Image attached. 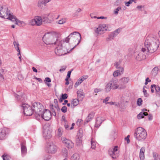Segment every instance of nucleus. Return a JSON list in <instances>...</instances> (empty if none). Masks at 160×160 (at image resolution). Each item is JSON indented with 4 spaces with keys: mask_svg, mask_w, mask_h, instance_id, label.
Here are the masks:
<instances>
[{
    "mask_svg": "<svg viewBox=\"0 0 160 160\" xmlns=\"http://www.w3.org/2000/svg\"><path fill=\"white\" fill-rule=\"evenodd\" d=\"M50 109L51 110L50 111L51 112L52 114L55 116H56V112H55V109L53 105H50Z\"/></svg>",
    "mask_w": 160,
    "mask_h": 160,
    "instance_id": "7c9ffc66",
    "label": "nucleus"
},
{
    "mask_svg": "<svg viewBox=\"0 0 160 160\" xmlns=\"http://www.w3.org/2000/svg\"><path fill=\"white\" fill-rule=\"evenodd\" d=\"M153 156L154 160H160V158L158 154L156 152L153 153Z\"/></svg>",
    "mask_w": 160,
    "mask_h": 160,
    "instance_id": "c9c22d12",
    "label": "nucleus"
},
{
    "mask_svg": "<svg viewBox=\"0 0 160 160\" xmlns=\"http://www.w3.org/2000/svg\"><path fill=\"white\" fill-rule=\"evenodd\" d=\"M77 94L78 98L80 100L82 101L84 97V94L82 92V90L81 89L78 90L77 92Z\"/></svg>",
    "mask_w": 160,
    "mask_h": 160,
    "instance_id": "b1692460",
    "label": "nucleus"
},
{
    "mask_svg": "<svg viewBox=\"0 0 160 160\" xmlns=\"http://www.w3.org/2000/svg\"><path fill=\"white\" fill-rule=\"evenodd\" d=\"M62 128H59L58 130V136L61 137L62 135Z\"/></svg>",
    "mask_w": 160,
    "mask_h": 160,
    "instance_id": "a18cd8bd",
    "label": "nucleus"
},
{
    "mask_svg": "<svg viewBox=\"0 0 160 160\" xmlns=\"http://www.w3.org/2000/svg\"><path fill=\"white\" fill-rule=\"evenodd\" d=\"M79 157L77 153L74 154L71 157V160H79Z\"/></svg>",
    "mask_w": 160,
    "mask_h": 160,
    "instance_id": "473e14b6",
    "label": "nucleus"
},
{
    "mask_svg": "<svg viewBox=\"0 0 160 160\" xmlns=\"http://www.w3.org/2000/svg\"><path fill=\"white\" fill-rule=\"evenodd\" d=\"M61 140L62 142L65 144L66 146V145L68 144V143L69 142L68 141H70L69 140L67 139L66 138L63 137L61 138Z\"/></svg>",
    "mask_w": 160,
    "mask_h": 160,
    "instance_id": "a19ab883",
    "label": "nucleus"
},
{
    "mask_svg": "<svg viewBox=\"0 0 160 160\" xmlns=\"http://www.w3.org/2000/svg\"><path fill=\"white\" fill-rule=\"evenodd\" d=\"M83 131L82 129H79L77 136V137L82 138L83 136Z\"/></svg>",
    "mask_w": 160,
    "mask_h": 160,
    "instance_id": "79ce46f5",
    "label": "nucleus"
},
{
    "mask_svg": "<svg viewBox=\"0 0 160 160\" xmlns=\"http://www.w3.org/2000/svg\"><path fill=\"white\" fill-rule=\"evenodd\" d=\"M142 100L141 98H138L137 101V104L139 106H140L142 104Z\"/></svg>",
    "mask_w": 160,
    "mask_h": 160,
    "instance_id": "09e8293b",
    "label": "nucleus"
},
{
    "mask_svg": "<svg viewBox=\"0 0 160 160\" xmlns=\"http://www.w3.org/2000/svg\"><path fill=\"white\" fill-rule=\"evenodd\" d=\"M159 42L156 38L152 36L146 37L144 42V46L148 51L152 53L157 49L159 47Z\"/></svg>",
    "mask_w": 160,
    "mask_h": 160,
    "instance_id": "f257e3e1",
    "label": "nucleus"
},
{
    "mask_svg": "<svg viewBox=\"0 0 160 160\" xmlns=\"http://www.w3.org/2000/svg\"><path fill=\"white\" fill-rule=\"evenodd\" d=\"M51 0H39L38 2V7L41 9H43L44 6H45L47 4L50 2Z\"/></svg>",
    "mask_w": 160,
    "mask_h": 160,
    "instance_id": "2eb2a0df",
    "label": "nucleus"
},
{
    "mask_svg": "<svg viewBox=\"0 0 160 160\" xmlns=\"http://www.w3.org/2000/svg\"><path fill=\"white\" fill-rule=\"evenodd\" d=\"M118 82V80L115 78H112L109 82L111 84L112 89H115L119 87V85L117 84Z\"/></svg>",
    "mask_w": 160,
    "mask_h": 160,
    "instance_id": "4468645a",
    "label": "nucleus"
},
{
    "mask_svg": "<svg viewBox=\"0 0 160 160\" xmlns=\"http://www.w3.org/2000/svg\"><path fill=\"white\" fill-rule=\"evenodd\" d=\"M29 24L32 26L36 25V21L35 19V18L33 19L29 20Z\"/></svg>",
    "mask_w": 160,
    "mask_h": 160,
    "instance_id": "4c0bfd02",
    "label": "nucleus"
},
{
    "mask_svg": "<svg viewBox=\"0 0 160 160\" xmlns=\"http://www.w3.org/2000/svg\"><path fill=\"white\" fill-rule=\"evenodd\" d=\"M21 151L22 157H24L27 153V148L24 142L21 143Z\"/></svg>",
    "mask_w": 160,
    "mask_h": 160,
    "instance_id": "aec40b11",
    "label": "nucleus"
},
{
    "mask_svg": "<svg viewBox=\"0 0 160 160\" xmlns=\"http://www.w3.org/2000/svg\"><path fill=\"white\" fill-rule=\"evenodd\" d=\"M42 22L44 23H48L50 22L49 19L45 16H42Z\"/></svg>",
    "mask_w": 160,
    "mask_h": 160,
    "instance_id": "f704fd0d",
    "label": "nucleus"
},
{
    "mask_svg": "<svg viewBox=\"0 0 160 160\" xmlns=\"http://www.w3.org/2000/svg\"><path fill=\"white\" fill-rule=\"evenodd\" d=\"M42 40L47 45H57L61 41L59 34L53 32L46 33L43 36Z\"/></svg>",
    "mask_w": 160,
    "mask_h": 160,
    "instance_id": "f03ea898",
    "label": "nucleus"
},
{
    "mask_svg": "<svg viewBox=\"0 0 160 160\" xmlns=\"http://www.w3.org/2000/svg\"><path fill=\"white\" fill-rule=\"evenodd\" d=\"M88 78L87 75L83 76L81 78L79 79L77 82L75 83L74 87L77 88L79 84H80L84 80L87 79Z\"/></svg>",
    "mask_w": 160,
    "mask_h": 160,
    "instance_id": "4be33fe9",
    "label": "nucleus"
},
{
    "mask_svg": "<svg viewBox=\"0 0 160 160\" xmlns=\"http://www.w3.org/2000/svg\"><path fill=\"white\" fill-rule=\"evenodd\" d=\"M91 148L92 149H94L96 147V142L92 140V139L91 141Z\"/></svg>",
    "mask_w": 160,
    "mask_h": 160,
    "instance_id": "c03bdc74",
    "label": "nucleus"
},
{
    "mask_svg": "<svg viewBox=\"0 0 160 160\" xmlns=\"http://www.w3.org/2000/svg\"><path fill=\"white\" fill-rule=\"evenodd\" d=\"M120 61H119L118 62H116L115 63V66L116 68H118L121 67L120 65Z\"/></svg>",
    "mask_w": 160,
    "mask_h": 160,
    "instance_id": "052dcab7",
    "label": "nucleus"
},
{
    "mask_svg": "<svg viewBox=\"0 0 160 160\" xmlns=\"http://www.w3.org/2000/svg\"><path fill=\"white\" fill-rule=\"evenodd\" d=\"M32 108L36 119H39L42 110L43 109V106L39 102H35L32 104Z\"/></svg>",
    "mask_w": 160,
    "mask_h": 160,
    "instance_id": "20e7f679",
    "label": "nucleus"
},
{
    "mask_svg": "<svg viewBox=\"0 0 160 160\" xmlns=\"http://www.w3.org/2000/svg\"><path fill=\"white\" fill-rule=\"evenodd\" d=\"M118 147L115 146L112 149H110L108 151L109 154L113 159L116 158L118 156L117 153Z\"/></svg>",
    "mask_w": 160,
    "mask_h": 160,
    "instance_id": "9d476101",
    "label": "nucleus"
},
{
    "mask_svg": "<svg viewBox=\"0 0 160 160\" xmlns=\"http://www.w3.org/2000/svg\"><path fill=\"white\" fill-rule=\"evenodd\" d=\"M158 67H154L151 72L152 74L154 76H156L158 74Z\"/></svg>",
    "mask_w": 160,
    "mask_h": 160,
    "instance_id": "c756f323",
    "label": "nucleus"
},
{
    "mask_svg": "<svg viewBox=\"0 0 160 160\" xmlns=\"http://www.w3.org/2000/svg\"><path fill=\"white\" fill-rule=\"evenodd\" d=\"M69 42H65V40H62V43L64 47V48L65 50H66V53L70 52L75 47H73L72 48H71L70 47L69 43H68Z\"/></svg>",
    "mask_w": 160,
    "mask_h": 160,
    "instance_id": "ddd939ff",
    "label": "nucleus"
},
{
    "mask_svg": "<svg viewBox=\"0 0 160 160\" xmlns=\"http://www.w3.org/2000/svg\"><path fill=\"white\" fill-rule=\"evenodd\" d=\"M66 22V20L65 19H62L58 21V23L61 24L64 23Z\"/></svg>",
    "mask_w": 160,
    "mask_h": 160,
    "instance_id": "bf43d9fd",
    "label": "nucleus"
},
{
    "mask_svg": "<svg viewBox=\"0 0 160 160\" xmlns=\"http://www.w3.org/2000/svg\"><path fill=\"white\" fill-rule=\"evenodd\" d=\"M82 10L81 8H78L76 11L75 13L73 14V17H75L76 16H78V15L77 14V12H79L81 11Z\"/></svg>",
    "mask_w": 160,
    "mask_h": 160,
    "instance_id": "5fc2aeb1",
    "label": "nucleus"
},
{
    "mask_svg": "<svg viewBox=\"0 0 160 160\" xmlns=\"http://www.w3.org/2000/svg\"><path fill=\"white\" fill-rule=\"evenodd\" d=\"M145 148L142 147L140 150L139 153V157L141 160H143L144 159V152H145Z\"/></svg>",
    "mask_w": 160,
    "mask_h": 160,
    "instance_id": "393cba45",
    "label": "nucleus"
},
{
    "mask_svg": "<svg viewBox=\"0 0 160 160\" xmlns=\"http://www.w3.org/2000/svg\"><path fill=\"white\" fill-rule=\"evenodd\" d=\"M118 68V69L117 70V71L118 72L119 74L120 75L121 74V73H122L123 72V68L121 66Z\"/></svg>",
    "mask_w": 160,
    "mask_h": 160,
    "instance_id": "3c124183",
    "label": "nucleus"
},
{
    "mask_svg": "<svg viewBox=\"0 0 160 160\" xmlns=\"http://www.w3.org/2000/svg\"><path fill=\"white\" fill-rule=\"evenodd\" d=\"M6 16H8V17L6 18L9 19L12 22H16V21L17 20V18L14 15H12V13H10V11L7 10L6 12Z\"/></svg>",
    "mask_w": 160,
    "mask_h": 160,
    "instance_id": "a211bd4d",
    "label": "nucleus"
},
{
    "mask_svg": "<svg viewBox=\"0 0 160 160\" xmlns=\"http://www.w3.org/2000/svg\"><path fill=\"white\" fill-rule=\"evenodd\" d=\"M156 87V85L155 84H152L151 86V92L152 93H153L154 92V89L155 88L156 89V88H157Z\"/></svg>",
    "mask_w": 160,
    "mask_h": 160,
    "instance_id": "864d4df0",
    "label": "nucleus"
},
{
    "mask_svg": "<svg viewBox=\"0 0 160 160\" xmlns=\"http://www.w3.org/2000/svg\"><path fill=\"white\" fill-rule=\"evenodd\" d=\"M55 109H56L58 112H60V109L58 105L54 106Z\"/></svg>",
    "mask_w": 160,
    "mask_h": 160,
    "instance_id": "69168bd1",
    "label": "nucleus"
},
{
    "mask_svg": "<svg viewBox=\"0 0 160 160\" xmlns=\"http://www.w3.org/2000/svg\"><path fill=\"white\" fill-rule=\"evenodd\" d=\"M36 21V25L37 26H40L42 23V18L39 16H36L35 17Z\"/></svg>",
    "mask_w": 160,
    "mask_h": 160,
    "instance_id": "a878e982",
    "label": "nucleus"
},
{
    "mask_svg": "<svg viewBox=\"0 0 160 160\" xmlns=\"http://www.w3.org/2000/svg\"><path fill=\"white\" fill-rule=\"evenodd\" d=\"M67 108L66 106H63L61 109V110L62 112L65 113L67 111Z\"/></svg>",
    "mask_w": 160,
    "mask_h": 160,
    "instance_id": "13d9d810",
    "label": "nucleus"
},
{
    "mask_svg": "<svg viewBox=\"0 0 160 160\" xmlns=\"http://www.w3.org/2000/svg\"><path fill=\"white\" fill-rule=\"evenodd\" d=\"M147 136V132L143 128L138 127L136 129L134 132V136L138 141L144 140Z\"/></svg>",
    "mask_w": 160,
    "mask_h": 160,
    "instance_id": "39448f33",
    "label": "nucleus"
},
{
    "mask_svg": "<svg viewBox=\"0 0 160 160\" xmlns=\"http://www.w3.org/2000/svg\"><path fill=\"white\" fill-rule=\"evenodd\" d=\"M106 119L102 118H98L96 120L95 127L97 128H98L101 125L102 122L105 121Z\"/></svg>",
    "mask_w": 160,
    "mask_h": 160,
    "instance_id": "5701e85b",
    "label": "nucleus"
},
{
    "mask_svg": "<svg viewBox=\"0 0 160 160\" xmlns=\"http://www.w3.org/2000/svg\"><path fill=\"white\" fill-rule=\"evenodd\" d=\"M8 129L4 128L0 129V140H3L5 138L7 134L8 133Z\"/></svg>",
    "mask_w": 160,
    "mask_h": 160,
    "instance_id": "dca6fc26",
    "label": "nucleus"
},
{
    "mask_svg": "<svg viewBox=\"0 0 160 160\" xmlns=\"http://www.w3.org/2000/svg\"><path fill=\"white\" fill-rule=\"evenodd\" d=\"M145 88H146V87L144 86L143 88V92L144 94V96L146 97H147L149 96V94L147 92V91L144 89Z\"/></svg>",
    "mask_w": 160,
    "mask_h": 160,
    "instance_id": "49530a36",
    "label": "nucleus"
},
{
    "mask_svg": "<svg viewBox=\"0 0 160 160\" xmlns=\"http://www.w3.org/2000/svg\"><path fill=\"white\" fill-rule=\"evenodd\" d=\"M2 157L3 158V160H7L9 159V156L7 155H5V154L2 155Z\"/></svg>",
    "mask_w": 160,
    "mask_h": 160,
    "instance_id": "6e6d98bb",
    "label": "nucleus"
},
{
    "mask_svg": "<svg viewBox=\"0 0 160 160\" xmlns=\"http://www.w3.org/2000/svg\"><path fill=\"white\" fill-rule=\"evenodd\" d=\"M107 30V27L105 24H101L95 30L96 33L99 34H102Z\"/></svg>",
    "mask_w": 160,
    "mask_h": 160,
    "instance_id": "9b49d317",
    "label": "nucleus"
},
{
    "mask_svg": "<svg viewBox=\"0 0 160 160\" xmlns=\"http://www.w3.org/2000/svg\"><path fill=\"white\" fill-rule=\"evenodd\" d=\"M121 30V29L119 28L115 30L113 32L111 33L109 35L108 37L107 38V41H109L114 39V37L120 33Z\"/></svg>",
    "mask_w": 160,
    "mask_h": 160,
    "instance_id": "f8f14e48",
    "label": "nucleus"
},
{
    "mask_svg": "<svg viewBox=\"0 0 160 160\" xmlns=\"http://www.w3.org/2000/svg\"><path fill=\"white\" fill-rule=\"evenodd\" d=\"M3 8L2 7H0V17L1 18H6L7 17L5 16V14H6V12L4 13L2 11Z\"/></svg>",
    "mask_w": 160,
    "mask_h": 160,
    "instance_id": "2f4dec72",
    "label": "nucleus"
},
{
    "mask_svg": "<svg viewBox=\"0 0 160 160\" xmlns=\"http://www.w3.org/2000/svg\"><path fill=\"white\" fill-rule=\"evenodd\" d=\"M113 75L114 77H115L118 76L119 75H120V74H119L118 72H117L116 70L113 72Z\"/></svg>",
    "mask_w": 160,
    "mask_h": 160,
    "instance_id": "774afa93",
    "label": "nucleus"
},
{
    "mask_svg": "<svg viewBox=\"0 0 160 160\" xmlns=\"http://www.w3.org/2000/svg\"><path fill=\"white\" fill-rule=\"evenodd\" d=\"M121 8L120 7H118L115 10L114 13L115 14L117 15L118 13V11L121 9Z\"/></svg>",
    "mask_w": 160,
    "mask_h": 160,
    "instance_id": "4d7b16f0",
    "label": "nucleus"
},
{
    "mask_svg": "<svg viewBox=\"0 0 160 160\" xmlns=\"http://www.w3.org/2000/svg\"><path fill=\"white\" fill-rule=\"evenodd\" d=\"M68 141L69 142L68 143V144L66 145V147H67L68 148H72L74 146L73 143L70 140Z\"/></svg>",
    "mask_w": 160,
    "mask_h": 160,
    "instance_id": "37998d69",
    "label": "nucleus"
},
{
    "mask_svg": "<svg viewBox=\"0 0 160 160\" xmlns=\"http://www.w3.org/2000/svg\"><path fill=\"white\" fill-rule=\"evenodd\" d=\"M57 47L55 50V53L58 56H62L65 55L66 53V50H65L62 40H61L57 45Z\"/></svg>",
    "mask_w": 160,
    "mask_h": 160,
    "instance_id": "423d86ee",
    "label": "nucleus"
},
{
    "mask_svg": "<svg viewBox=\"0 0 160 160\" xmlns=\"http://www.w3.org/2000/svg\"><path fill=\"white\" fill-rule=\"evenodd\" d=\"M24 113L27 116H30L34 114L32 107L27 104L23 103L21 106Z\"/></svg>",
    "mask_w": 160,
    "mask_h": 160,
    "instance_id": "0eeeda50",
    "label": "nucleus"
},
{
    "mask_svg": "<svg viewBox=\"0 0 160 160\" xmlns=\"http://www.w3.org/2000/svg\"><path fill=\"white\" fill-rule=\"evenodd\" d=\"M64 125L66 129L67 130L70 129V128H69V126L67 124V122L64 123Z\"/></svg>",
    "mask_w": 160,
    "mask_h": 160,
    "instance_id": "0e129e2a",
    "label": "nucleus"
},
{
    "mask_svg": "<svg viewBox=\"0 0 160 160\" xmlns=\"http://www.w3.org/2000/svg\"><path fill=\"white\" fill-rule=\"evenodd\" d=\"M111 89H112V88L109 82L107 84L106 87L105 89L106 91L108 92L110 91Z\"/></svg>",
    "mask_w": 160,
    "mask_h": 160,
    "instance_id": "ea45409f",
    "label": "nucleus"
},
{
    "mask_svg": "<svg viewBox=\"0 0 160 160\" xmlns=\"http://www.w3.org/2000/svg\"><path fill=\"white\" fill-rule=\"evenodd\" d=\"M68 96L66 93L62 94L61 95V97L62 99L65 100L68 98Z\"/></svg>",
    "mask_w": 160,
    "mask_h": 160,
    "instance_id": "e2e57ef3",
    "label": "nucleus"
},
{
    "mask_svg": "<svg viewBox=\"0 0 160 160\" xmlns=\"http://www.w3.org/2000/svg\"><path fill=\"white\" fill-rule=\"evenodd\" d=\"M13 45L16 50L18 52V53L17 54L18 56H19V55L20 56L21 54L20 50L19 49V45L18 43V42H17L16 41H14L13 42Z\"/></svg>",
    "mask_w": 160,
    "mask_h": 160,
    "instance_id": "cd10ccee",
    "label": "nucleus"
},
{
    "mask_svg": "<svg viewBox=\"0 0 160 160\" xmlns=\"http://www.w3.org/2000/svg\"><path fill=\"white\" fill-rule=\"evenodd\" d=\"M43 110V112H41V117L46 121L49 120L52 117L51 112L50 110L47 109H44Z\"/></svg>",
    "mask_w": 160,
    "mask_h": 160,
    "instance_id": "1a4fd4ad",
    "label": "nucleus"
},
{
    "mask_svg": "<svg viewBox=\"0 0 160 160\" xmlns=\"http://www.w3.org/2000/svg\"><path fill=\"white\" fill-rule=\"evenodd\" d=\"M148 110L145 108L142 109V112H140L138 115L137 117L138 119H141L144 117V116H147L148 115V113L145 111H147Z\"/></svg>",
    "mask_w": 160,
    "mask_h": 160,
    "instance_id": "6ab92c4d",
    "label": "nucleus"
},
{
    "mask_svg": "<svg viewBox=\"0 0 160 160\" xmlns=\"http://www.w3.org/2000/svg\"><path fill=\"white\" fill-rule=\"evenodd\" d=\"M129 80V78L128 77L122 78L119 81V84L122 85V86H120L119 88L121 89L125 88L124 85L128 83Z\"/></svg>",
    "mask_w": 160,
    "mask_h": 160,
    "instance_id": "f3484780",
    "label": "nucleus"
},
{
    "mask_svg": "<svg viewBox=\"0 0 160 160\" xmlns=\"http://www.w3.org/2000/svg\"><path fill=\"white\" fill-rule=\"evenodd\" d=\"M23 93H20L18 92V94H16L15 95V97L17 98V100L22 102H23L24 101V99L23 97Z\"/></svg>",
    "mask_w": 160,
    "mask_h": 160,
    "instance_id": "412c9836",
    "label": "nucleus"
},
{
    "mask_svg": "<svg viewBox=\"0 0 160 160\" xmlns=\"http://www.w3.org/2000/svg\"><path fill=\"white\" fill-rule=\"evenodd\" d=\"M129 137H130L129 135H128L125 138V140L127 141V143H128L130 142V140L129 139Z\"/></svg>",
    "mask_w": 160,
    "mask_h": 160,
    "instance_id": "338daca9",
    "label": "nucleus"
},
{
    "mask_svg": "<svg viewBox=\"0 0 160 160\" xmlns=\"http://www.w3.org/2000/svg\"><path fill=\"white\" fill-rule=\"evenodd\" d=\"M44 136L46 137L47 139L51 137V132L48 129L45 130L43 132Z\"/></svg>",
    "mask_w": 160,
    "mask_h": 160,
    "instance_id": "bb28decb",
    "label": "nucleus"
},
{
    "mask_svg": "<svg viewBox=\"0 0 160 160\" xmlns=\"http://www.w3.org/2000/svg\"><path fill=\"white\" fill-rule=\"evenodd\" d=\"M57 146L51 142H49L47 144L46 146V151L50 154H54L57 151Z\"/></svg>",
    "mask_w": 160,
    "mask_h": 160,
    "instance_id": "6e6552de",
    "label": "nucleus"
},
{
    "mask_svg": "<svg viewBox=\"0 0 160 160\" xmlns=\"http://www.w3.org/2000/svg\"><path fill=\"white\" fill-rule=\"evenodd\" d=\"M81 36L80 34L78 32H74L71 33L68 37L65 39V42H69L70 40V42H76L77 44H75L74 47L78 45L81 41Z\"/></svg>",
    "mask_w": 160,
    "mask_h": 160,
    "instance_id": "7ed1b4c3",
    "label": "nucleus"
},
{
    "mask_svg": "<svg viewBox=\"0 0 160 160\" xmlns=\"http://www.w3.org/2000/svg\"><path fill=\"white\" fill-rule=\"evenodd\" d=\"M156 91L157 95L160 97V88L158 87L157 88H156Z\"/></svg>",
    "mask_w": 160,
    "mask_h": 160,
    "instance_id": "8fccbe9b",
    "label": "nucleus"
},
{
    "mask_svg": "<svg viewBox=\"0 0 160 160\" xmlns=\"http://www.w3.org/2000/svg\"><path fill=\"white\" fill-rule=\"evenodd\" d=\"M79 103V100L78 99H73L72 101V104H73V108L77 106Z\"/></svg>",
    "mask_w": 160,
    "mask_h": 160,
    "instance_id": "72a5a7b5",
    "label": "nucleus"
},
{
    "mask_svg": "<svg viewBox=\"0 0 160 160\" xmlns=\"http://www.w3.org/2000/svg\"><path fill=\"white\" fill-rule=\"evenodd\" d=\"M94 113L91 112L88 116L85 119L86 122H88L91 120L94 116Z\"/></svg>",
    "mask_w": 160,
    "mask_h": 160,
    "instance_id": "c85d7f7f",
    "label": "nucleus"
},
{
    "mask_svg": "<svg viewBox=\"0 0 160 160\" xmlns=\"http://www.w3.org/2000/svg\"><path fill=\"white\" fill-rule=\"evenodd\" d=\"M67 68L66 66H63L61 67V68L60 69L59 71L60 72H62L64 71Z\"/></svg>",
    "mask_w": 160,
    "mask_h": 160,
    "instance_id": "680f3d73",
    "label": "nucleus"
},
{
    "mask_svg": "<svg viewBox=\"0 0 160 160\" xmlns=\"http://www.w3.org/2000/svg\"><path fill=\"white\" fill-rule=\"evenodd\" d=\"M82 138L76 137V142L78 145H80L82 143Z\"/></svg>",
    "mask_w": 160,
    "mask_h": 160,
    "instance_id": "58836bf2",
    "label": "nucleus"
},
{
    "mask_svg": "<svg viewBox=\"0 0 160 160\" xmlns=\"http://www.w3.org/2000/svg\"><path fill=\"white\" fill-rule=\"evenodd\" d=\"M137 0H129L128 2H124L125 5L127 7H129L130 6V4H132L133 2L136 3V2Z\"/></svg>",
    "mask_w": 160,
    "mask_h": 160,
    "instance_id": "e433bc0d",
    "label": "nucleus"
},
{
    "mask_svg": "<svg viewBox=\"0 0 160 160\" xmlns=\"http://www.w3.org/2000/svg\"><path fill=\"white\" fill-rule=\"evenodd\" d=\"M23 23V22L21 21L17 18V20L16 21V22H15V24L16 25H19L20 26Z\"/></svg>",
    "mask_w": 160,
    "mask_h": 160,
    "instance_id": "603ef678",
    "label": "nucleus"
},
{
    "mask_svg": "<svg viewBox=\"0 0 160 160\" xmlns=\"http://www.w3.org/2000/svg\"><path fill=\"white\" fill-rule=\"evenodd\" d=\"M62 153L63 155L65 157H67L68 156V150L65 148H64L62 150Z\"/></svg>",
    "mask_w": 160,
    "mask_h": 160,
    "instance_id": "de8ad7c7",
    "label": "nucleus"
}]
</instances>
